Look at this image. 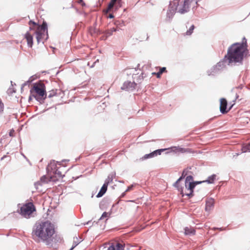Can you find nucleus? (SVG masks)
I'll return each instance as SVG.
<instances>
[{"mask_svg": "<svg viewBox=\"0 0 250 250\" xmlns=\"http://www.w3.org/2000/svg\"><path fill=\"white\" fill-rule=\"evenodd\" d=\"M54 233L53 224L47 221L36 223L33 227L32 235L33 239L37 242H42L47 246H51V237Z\"/></svg>", "mask_w": 250, "mask_h": 250, "instance_id": "1", "label": "nucleus"}, {"mask_svg": "<svg viewBox=\"0 0 250 250\" xmlns=\"http://www.w3.org/2000/svg\"><path fill=\"white\" fill-rule=\"evenodd\" d=\"M246 49L243 43L237 42L230 46L227 54L225 56V59L228 60V65L233 62L242 63Z\"/></svg>", "mask_w": 250, "mask_h": 250, "instance_id": "2", "label": "nucleus"}, {"mask_svg": "<svg viewBox=\"0 0 250 250\" xmlns=\"http://www.w3.org/2000/svg\"><path fill=\"white\" fill-rule=\"evenodd\" d=\"M30 91L33 97L40 103H43L47 98L45 86L42 83H34Z\"/></svg>", "mask_w": 250, "mask_h": 250, "instance_id": "3", "label": "nucleus"}, {"mask_svg": "<svg viewBox=\"0 0 250 250\" xmlns=\"http://www.w3.org/2000/svg\"><path fill=\"white\" fill-rule=\"evenodd\" d=\"M201 0H184L181 5L179 4L178 13L181 14H184L188 12L190 7L192 9L196 8L198 5V2Z\"/></svg>", "mask_w": 250, "mask_h": 250, "instance_id": "4", "label": "nucleus"}, {"mask_svg": "<svg viewBox=\"0 0 250 250\" xmlns=\"http://www.w3.org/2000/svg\"><path fill=\"white\" fill-rule=\"evenodd\" d=\"M179 2V0L170 1L165 19L167 22L171 21L176 11L178 13Z\"/></svg>", "mask_w": 250, "mask_h": 250, "instance_id": "5", "label": "nucleus"}, {"mask_svg": "<svg viewBox=\"0 0 250 250\" xmlns=\"http://www.w3.org/2000/svg\"><path fill=\"white\" fill-rule=\"evenodd\" d=\"M191 169V167H188L183 170L181 176L177 179V180L173 184V186L175 187L182 195V197L184 196V187L180 185V182L183 180L189 174H192V172L189 170Z\"/></svg>", "mask_w": 250, "mask_h": 250, "instance_id": "6", "label": "nucleus"}, {"mask_svg": "<svg viewBox=\"0 0 250 250\" xmlns=\"http://www.w3.org/2000/svg\"><path fill=\"white\" fill-rule=\"evenodd\" d=\"M36 210L35 207L32 203H28L23 205L20 208V213L24 217H29Z\"/></svg>", "mask_w": 250, "mask_h": 250, "instance_id": "7", "label": "nucleus"}, {"mask_svg": "<svg viewBox=\"0 0 250 250\" xmlns=\"http://www.w3.org/2000/svg\"><path fill=\"white\" fill-rule=\"evenodd\" d=\"M137 83L134 82H131L130 81H125L123 85L121 86V89L123 90L132 91L135 89Z\"/></svg>", "mask_w": 250, "mask_h": 250, "instance_id": "8", "label": "nucleus"}, {"mask_svg": "<svg viewBox=\"0 0 250 250\" xmlns=\"http://www.w3.org/2000/svg\"><path fill=\"white\" fill-rule=\"evenodd\" d=\"M228 102L225 98H221L220 100V111L223 114L228 112Z\"/></svg>", "mask_w": 250, "mask_h": 250, "instance_id": "9", "label": "nucleus"}, {"mask_svg": "<svg viewBox=\"0 0 250 250\" xmlns=\"http://www.w3.org/2000/svg\"><path fill=\"white\" fill-rule=\"evenodd\" d=\"M36 31L42 32V35H44V33L47 34V38H45V40H47L48 38V29H47V23L45 21H43L41 25L39 26V29Z\"/></svg>", "mask_w": 250, "mask_h": 250, "instance_id": "10", "label": "nucleus"}, {"mask_svg": "<svg viewBox=\"0 0 250 250\" xmlns=\"http://www.w3.org/2000/svg\"><path fill=\"white\" fill-rule=\"evenodd\" d=\"M228 64V60L225 59V57L219 62L216 65H215L218 69H219L220 72L221 73L223 70L226 67V64Z\"/></svg>", "mask_w": 250, "mask_h": 250, "instance_id": "11", "label": "nucleus"}, {"mask_svg": "<svg viewBox=\"0 0 250 250\" xmlns=\"http://www.w3.org/2000/svg\"><path fill=\"white\" fill-rule=\"evenodd\" d=\"M220 73L219 69H218L215 65L207 71V74L208 76H216Z\"/></svg>", "mask_w": 250, "mask_h": 250, "instance_id": "12", "label": "nucleus"}, {"mask_svg": "<svg viewBox=\"0 0 250 250\" xmlns=\"http://www.w3.org/2000/svg\"><path fill=\"white\" fill-rule=\"evenodd\" d=\"M24 38L27 41V43L28 47H32L33 44V36L30 33L27 31L24 35Z\"/></svg>", "mask_w": 250, "mask_h": 250, "instance_id": "13", "label": "nucleus"}, {"mask_svg": "<svg viewBox=\"0 0 250 250\" xmlns=\"http://www.w3.org/2000/svg\"><path fill=\"white\" fill-rule=\"evenodd\" d=\"M214 200L211 198L206 201L205 209L206 211L209 212L214 206Z\"/></svg>", "mask_w": 250, "mask_h": 250, "instance_id": "14", "label": "nucleus"}, {"mask_svg": "<svg viewBox=\"0 0 250 250\" xmlns=\"http://www.w3.org/2000/svg\"><path fill=\"white\" fill-rule=\"evenodd\" d=\"M168 149H170L171 152H173L174 153H185L187 151V149L186 148H184L180 147L179 146H172L170 148H167Z\"/></svg>", "mask_w": 250, "mask_h": 250, "instance_id": "15", "label": "nucleus"}, {"mask_svg": "<svg viewBox=\"0 0 250 250\" xmlns=\"http://www.w3.org/2000/svg\"><path fill=\"white\" fill-rule=\"evenodd\" d=\"M107 186L106 184H104L103 186L102 187L98 193L97 195H96V197L97 198H100L102 197L106 192L107 189Z\"/></svg>", "mask_w": 250, "mask_h": 250, "instance_id": "16", "label": "nucleus"}, {"mask_svg": "<svg viewBox=\"0 0 250 250\" xmlns=\"http://www.w3.org/2000/svg\"><path fill=\"white\" fill-rule=\"evenodd\" d=\"M185 234L188 235H193L195 234V230L192 228L186 227L184 229Z\"/></svg>", "mask_w": 250, "mask_h": 250, "instance_id": "17", "label": "nucleus"}, {"mask_svg": "<svg viewBox=\"0 0 250 250\" xmlns=\"http://www.w3.org/2000/svg\"><path fill=\"white\" fill-rule=\"evenodd\" d=\"M115 176V172H112L110 173L107 178L105 179L104 184L106 183V185L108 186V184L112 182L113 179V178Z\"/></svg>", "mask_w": 250, "mask_h": 250, "instance_id": "18", "label": "nucleus"}, {"mask_svg": "<svg viewBox=\"0 0 250 250\" xmlns=\"http://www.w3.org/2000/svg\"><path fill=\"white\" fill-rule=\"evenodd\" d=\"M118 30V29L116 28L113 27L112 28H110V29H108L106 30L105 32V35H106V37H108L110 36H111L113 34V33L114 32H116Z\"/></svg>", "mask_w": 250, "mask_h": 250, "instance_id": "19", "label": "nucleus"}, {"mask_svg": "<svg viewBox=\"0 0 250 250\" xmlns=\"http://www.w3.org/2000/svg\"><path fill=\"white\" fill-rule=\"evenodd\" d=\"M166 71H167L166 67H160V70L158 72L153 73V74H155L157 78H160L162 74L164 72H166Z\"/></svg>", "mask_w": 250, "mask_h": 250, "instance_id": "20", "label": "nucleus"}, {"mask_svg": "<svg viewBox=\"0 0 250 250\" xmlns=\"http://www.w3.org/2000/svg\"><path fill=\"white\" fill-rule=\"evenodd\" d=\"M216 177V175L215 174H212L209 176L206 180H205L204 182H207L208 184H212L214 182Z\"/></svg>", "mask_w": 250, "mask_h": 250, "instance_id": "21", "label": "nucleus"}, {"mask_svg": "<svg viewBox=\"0 0 250 250\" xmlns=\"http://www.w3.org/2000/svg\"><path fill=\"white\" fill-rule=\"evenodd\" d=\"M167 150V148H161L155 150L153 151L154 157L160 155L163 151Z\"/></svg>", "mask_w": 250, "mask_h": 250, "instance_id": "22", "label": "nucleus"}, {"mask_svg": "<svg viewBox=\"0 0 250 250\" xmlns=\"http://www.w3.org/2000/svg\"><path fill=\"white\" fill-rule=\"evenodd\" d=\"M57 91H58L57 89H55V90L53 89L51 91H49L48 92V95L47 96L48 98H51L53 97V96H56L57 95Z\"/></svg>", "mask_w": 250, "mask_h": 250, "instance_id": "23", "label": "nucleus"}, {"mask_svg": "<svg viewBox=\"0 0 250 250\" xmlns=\"http://www.w3.org/2000/svg\"><path fill=\"white\" fill-rule=\"evenodd\" d=\"M80 239H81V238H80V239H79L77 237L74 238L73 244L72 246V249L75 248L80 243L82 240H80Z\"/></svg>", "mask_w": 250, "mask_h": 250, "instance_id": "24", "label": "nucleus"}, {"mask_svg": "<svg viewBox=\"0 0 250 250\" xmlns=\"http://www.w3.org/2000/svg\"><path fill=\"white\" fill-rule=\"evenodd\" d=\"M35 33L36 34V39L38 43H40V40H41L42 37V32L39 31H35Z\"/></svg>", "mask_w": 250, "mask_h": 250, "instance_id": "25", "label": "nucleus"}, {"mask_svg": "<svg viewBox=\"0 0 250 250\" xmlns=\"http://www.w3.org/2000/svg\"><path fill=\"white\" fill-rule=\"evenodd\" d=\"M242 151L243 152H250V144H248L242 147Z\"/></svg>", "mask_w": 250, "mask_h": 250, "instance_id": "26", "label": "nucleus"}, {"mask_svg": "<svg viewBox=\"0 0 250 250\" xmlns=\"http://www.w3.org/2000/svg\"><path fill=\"white\" fill-rule=\"evenodd\" d=\"M185 182L186 183L194 182V178L191 174H189L186 177Z\"/></svg>", "mask_w": 250, "mask_h": 250, "instance_id": "27", "label": "nucleus"}, {"mask_svg": "<svg viewBox=\"0 0 250 250\" xmlns=\"http://www.w3.org/2000/svg\"><path fill=\"white\" fill-rule=\"evenodd\" d=\"M56 165L55 164V161L53 160L52 161H51L50 164H48L46 169L48 171L49 169V167H50L51 169H55L56 168Z\"/></svg>", "mask_w": 250, "mask_h": 250, "instance_id": "28", "label": "nucleus"}, {"mask_svg": "<svg viewBox=\"0 0 250 250\" xmlns=\"http://www.w3.org/2000/svg\"><path fill=\"white\" fill-rule=\"evenodd\" d=\"M115 3L110 2L108 4L107 8L105 10V12H108L111 10V9L113 8Z\"/></svg>", "mask_w": 250, "mask_h": 250, "instance_id": "29", "label": "nucleus"}, {"mask_svg": "<svg viewBox=\"0 0 250 250\" xmlns=\"http://www.w3.org/2000/svg\"><path fill=\"white\" fill-rule=\"evenodd\" d=\"M32 76H31L29 79L24 82L22 85H21V89L22 90V88L25 86H26V85H29L30 84V83L33 81V79H32Z\"/></svg>", "mask_w": 250, "mask_h": 250, "instance_id": "30", "label": "nucleus"}, {"mask_svg": "<svg viewBox=\"0 0 250 250\" xmlns=\"http://www.w3.org/2000/svg\"><path fill=\"white\" fill-rule=\"evenodd\" d=\"M116 250H124L125 246L120 243H117L115 245Z\"/></svg>", "mask_w": 250, "mask_h": 250, "instance_id": "31", "label": "nucleus"}, {"mask_svg": "<svg viewBox=\"0 0 250 250\" xmlns=\"http://www.w3.org/2000/svg\"><path fill=\"white\" fill-rule=\"evenodd\" d=\"M195 28V26L193 24L191 25V26L189 27V29L187 30L186 32L187 35H190L193 33V31Z\"/></svg>", "mask_w": 250, "mask_h": 250, "instance_id": "32", "label": "nucleus"}, {"mask_svg": "<svg viewBox=\"0 0 250 250\" xmlns=\"http://www.w3.org/2000/svg\"><path fill=\"white\" fill-rule=\"evenodd\" d=\"M153 157H154V156L153 152H152L149 154H146L143 157V159L145 160V159H148L150 158H152Z\"/></svg>", "mask_w": 250, "mask_h": 250, "instance_id": "33", "label": "nucleus"}, {"mask_svg": "<svg viewBox=\"0 0 250 250\" xmlns=\"http://www.w3.org/2000/svg\"><path fill=\"white\" fill-rule=\"evenodd\" d=\"M189 191H190L189 193H184V196L185 195L187 196L189 198L192 197L194 196V194H193L194 190H189Z\"/></svg>", "mask_w": 250, "mask_h": 250, "instance_id": "34", "label": "nucleus"}, {"mask_svg": "<svg viewBox=\"0 0 250 250\" xmlns=\"http://www.w3.org/2000/svg\"><path fill=\"white\" fill-rule=\"evenodd\" d=\"M4 104L2 101L0 99V114H1L4 110Z\"/></svg>", "mask_w": 250, "mask_h": 250, "instance_id": "35", "label": "nucleus"}, {"mask_svg": "<svg viewBox=\"0 0 250 250\" xmlns=\"http://www.w3.org/2000/svg\"><path fill=\"white\" fill-rule=\"evenodd\" d=\"M185 188L187 190H191V185H190V182L186 183L185 182Z\"/></svg>", "mask_w": 250, "mask_h": 250, "instance_id": "36", "label": "nucleus"}, {"mask_svg": "<svg viewBox=\"0 0 250 250\" xmlns=\"http://www.w3.org/2000/svg\"><path fill=\"white\" fill-rule=\"evenodd\" d=\"M107 216H108V213L106 212H104L103 213L101 217L99 219V220L104 219L105 218H106V217H107Z\"/></svg>", "mask_w": 250, "mask_h": 250, "instance_id": "37", "label": "nucleus"}, {"mask_svg": "<svg viewBox=\"0 0 250 250\" xmlns=\"http://www.w3.org/2000/svg\"><path fill=\"white\" fill-rule=\"evenodd\" d=\"M143 79H144L143 73H142L141 75H140L139 76H138V78L137 79V81L138 83H141V81L143 80Z\"/></svg>", "mask_w": 250, "mask_h": 250, "instance_id": "38", "label": "nucleus"}, {"mask_svg": "<svg viewBox=\"0 0 250 250\" xmlns=\"http://www.w3.org/2000/svg\"><path fill=\"white\" fill-rule=\"evenodd\" d=\"M55 174L58 175L59 177H62V172L58 170V169H56L55 170Z\"/></svg>", "mask_w": 250, "mask_h": 250, "instance_id": "39", "label": "nucleus"}, {"mask_svg": "<svg viewBox=\"0 0 250 250\" xmlns=\"http://www.w3.org/2000/svg\"><path fill=\"white\" fill-rule=\"evenodd\" d=\"M107 250H116V247H115V245L113 244H112L111 246H110Z\"/></svg>", "mask_w": 250, "mask_h": 250, "instance_id": "40", "label": "nucleus"}, {"mask_svg": "<svg viewBox=\"0 0 250 250\" xmlns=\"http://www.w3.org/2000/svg\"><path fill=\"white\" fill-rule=\"evenodd\" d=\"M133 187H134L133 185H131L129 186V187H128L127 189L125 190V192H128V191L132 190Z\"/></svg>", "mask_w": 250, "mask_h": 250, "instance_id": "41", "label": "nucleus"}, {"mask_svg": "<svg viewBox=\"0 0 250 250\" xmlns=\"http://www.w3.org/2000/svg\"><path fill=\"white\" fill-rule=\"evenodd\" d=\"M213 229L214 230H216V229H218L220 231H223V230H226V228H216V227H214L213 228Z\"/></svg>", "mask_w": 250, "mask_h": 250, "instance_id": "42", "label": "nucleus"}, {"mask_svg": "<svg viewBox=\"0 0 250 250\" xmlns=\"http://www.w3.org/2000/svg\"><path fill=\"white\" fill-rule=\"evenodd\" d=\"M193 183H194V184L196 186L198 185H199V184H200L201 183H205V182H204V181H194Z\"/></svg>", "mask_w": 250, "mask_h": 250, "instance_id": "43", "label": "nucleus"}, {"mask_svg": "<svg viewBox=\"0 0 250 250\" xmlns=\"http://www.w3.org/2000/svg\"><path fill=\"white\" fill-rule=\"evenodd\" d=\"M46 176L45 175H43V176H42L41 178V180L42 181V182H47V181H46Z\"/></svg>", "mask_w": 250, "mask_h": 250, "instance_id": "44", "label": "nucleus"}, {"mask_svg": "<svg viewBox=\"0 0 250 250\" xmlns=\"http://www.w3.org/2000/svg\"><path fill=\"white\" fill-rule=\"evenodd\" d=\"M190 184L191 185V190H194V189L195 187H196L195 185L194 184V183L193 182H190Z\"/></svg>", "mask_w": 250, "mask_h": 250, "instance_id": "45", "label": "nucleus"}, {"mask_svg": "<svg viewBox=\"0 0 250 250\" xmlns=\"http://www.w3.org/2000/svg\"><path fill=\"white\" fill-rule=\"evenodd\" d=\"M33 24L35 26L38 25L36 22H35V21H32L31 20L29 21V24Z\"/></svg>", "mask_w": 250, "mask_h": 250, "instance_id": "46", "label": "nucleus"}, {"mask_svg": "<svg viewBox=\"0 0 250 250\" xmlns=\"http://www.w3.org/2000/svg\"><path fill=\"white\" fill-rule=\"evenodd\" d=\"M242 43H243V45L244 46V44L246 46V44H247V40L246 39V38L245 37L243 38V42Z\"/></svg>", "mask_w": 250, "mask_h": 250, "instance_id": "47", "label": "nucleus"}, {"mask_svg": "<svg viewBox=\"0 0 250 250\" xmlns=\"http://www.w3.org/2000/svg\"><path fill=\"white\" fill-rule=\"evenodd\" d=\"M121 0H110L111 2H113L114 3H115L117 2L119 3H120L121 2Z\"/></svg>", "mask_w": 250, "mask_h": 250, "instance_id": "48", "label": "nucleus"}, {"mask_svg": "<svg viewBox=\"0 0 250 250\" xmlns=\"http://www.w3.org/2000/svg\"><path fill=\"white\" fill-rule=\"evenodd\" d=\"M126 192H125H125H124L123 193H122V194L121 195L120 197H121V198H123V197H124L125 196V194H126Z\"/></svg>", "mask_w": 250, "mask_h": 250, "instance_id": "49", "label": "nucleus"}, {"mask_svg": "<svg viewBox=\"0 0 250 250\" xmlns=\"http://www.w3.org/2000/svg\"><path fill=\"white\" fill-rule=\"evenodd\" d=\"M108 18H110V19H112L114 18V15L112 14H110L109 15V16H108Z\"/></svg>", "mask_w": 250, "mask_h": 250, "instance_id": "50", "label": "nucleus"}, {"mask_svg": "<svg viewBox=\"0 0 250 250\" xmlns=\"http://www.w3.org/2000/svg\"><path fill=\"white\" fill-rule=\"evenodd\" d=\"M243 87V85L242 84H240V85H239L238 87H236V88H238V89H242Z\"/></svg>", "mask_w": 250, "mask_h": 250, "instance_id": "51", "label": "nucleus"}, {"mask_svg": "<svg viewBox=\"0 0 250 250\" xmlns=\"http://www.w3.org/2000/svg\"><path fill=\"white\" fill-rule=\"evenodd\" d=\"M83 6L85 5V3L83 1V0H80V2Z\"/></svg>", "mask_w": 250, "mask_h": 250, "instance_id": "52", "label": "nucleus"}, {"mask_svg": "<svg viewBox=\"0 0 250 250\" xmlns=\"http://www.w3.org/2000/svg\"><path fill=\"white\" fill-rule=\"evenodd\" d=\"M32 97H33V96H32V94H31V95H30V96H29V99H28L29 102L30 100H32Z\"/></svg>", "mask_w": 250, "mask_h": 250, "instance_id": "53", "label": "nucleus"}, {"mask_svg": "<svg viewBox=\"0 0 250 250\" xmlns=\"http://www.w3.org/2000/svg\"><path fill=\"white\" fill-rule=\"evenodd\" d=\"M147 3H149V4L150 5H151V6H153V5H154V4H153L152 2H150V1H149V2H147Z\"/></svg>", "mask_w": 250, "mask_h": 250, "instance_id": "54", "label": "nucleus"}, {"mask_svg": "<svg viewBox=\"0 0 250 250\" xmlns=\"http://www.w3.org/2000/svg\"><path fill=\"white\" fill-rule=\"evenodd\" d=\"M91 223V221H88L87 222H86L85 224H84V225H89V224Z\"/></svg>", "mask_w": 250, "mask_h": 250, "instance_id": "55", "label": "nucleus"}, {"mask_svg": "<svg viewBox=\"0 0 250 250\" xmlns=\"http://www.w3.org/2000/svg\"><path fill=\"white\" fill-rule=\"evenodd\" d=\"M233 105V104H232L231 106H230V107H229V109H228V110H229V111L232 107Z\"/></svg>", "mask_w": 250, "mask_h": 250, "instance_id": "56", "label": "nucleus"}, {"mask_svg": "<svg viewBox=\"0 0 250 250\" xmlns=\"http://www.w3.org/2000/svg\"><path fill=\"white\" fill-rule=\"evenodd\" d=\"M136 74H135V75H134V74H133V79H135V78H136Z\"/></svg>", "mask_w": 250, "mask_h": 250, "instance_id": "57", "label": "nucleus"}, {"mask_svg": "<svg viewBox=\"0 0 250 250\" xmlns=\"http://www.w3.org/2000/svg\"><path fill=\"white\" fill-rule=\"evenodd\" d=\"M6 156H3L1 158V160H2L4 158H6Z\"/></svg>", "mask_w": 250, "mask_h": 250, "instance_id": "58", "label": "nucleus"}, {"mask_svg": "<svg viewBox=\"0 0 250 250\" xmlns=\"http://www.w3.org/2000/svg\"><path fill=\"white\" fill-rule=\"evenodd\" d=\"M239 97V96L236 94V98H235V100H236L237 99H238Z\"/></svg>", "mask_w": 250, "mask_h": 250, "instance_id": "59", "label": "nucleus"}, {"mask_svg": "<svg viewBox=\"0 0 250 250\" xmlns=\"http://www.w3.org/2000/svg\"><path fill=\"white\" fill-rule=\"evenodd\" d=\"M50 179L49 180V181H51V180H53V179H52V176H50Z\"/></svg>", "mask_w": 250, "mask_h": 250, "instance_id": "60", "label": "nucleus"}, {"mask_svg": "<svg viewBox=\"0 0 250 250\" xmlns=\"http://www.w3.org/2000/svg\"><path fill=\"white\" fill-rule=\"evenodd\" d=\"M29 29H30V30H33V27H29Z\"/></svg>", "mask_w": 250, "mask_h": 250, "instance_id": "61", "label": "nucleus"}, {"mask_svg": "<svg viewBox=\"0 0 250 250\" xmlns=\"http://www.w3.org/2000/svg\"><path fill=\"white\" fill-rule=\"evenodd\" d=\"M73 249H72V247L70 248V250H72Z\"/></svg>", "mask_w": 250, "mask_h": 250, "instance_id": "62", "label": "nucleus"}, {"mask_svg": "<svg viewBox=\"0 0 250 250\" xmlns=\"http://www.w3.org/2000/svg\"><path fill=\"white\" fill-rule=\"evenodd\" d=\"M11 83L12 85H13L12 81H11Z\"/></svg>", "mask_w": 250, "mask_h": 250, "instance_id": "63", "label": "nucleus"}, {"mask_svg": "<svg viewBox=\"0 0 250 250\" xmlns=\"http://www.w3.org/2000/svg\"><path fill=\"white\" fill-rule=\"evenodd\" d=\"M9 135H10V136H11L12 135V133L10 132Z\"/></svg>", "mask_w": 250, "mask_h": 250, "instance_id": "64", "label": "nucleus"}]
</instances>
